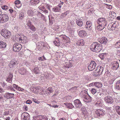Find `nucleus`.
Listing matches in <instances>:
<instances>
[{
    "label": "nucleus",
    "instance_id": "4468645a",
    "mask_svg": "<svg viewBox=\"0 0 120 120\" xmlns=\"http://www.w3.org/2000/svg\"><path fill=\"white\" fill-rule=\"evenodd\" d=\"M47 117L44 116H38L34 117L33 120H47Z\"/></svg>",
    "mask_w": 120,
    "mask_h": 120
},
{
    "label": "nucleus",
    "instance_id": "58836bf2",
    "mask_svg": "<svg viewBox=\"0 0 120 120\" xmlns=\"http://www.w3.org/2000/svg\"><path fill=\"white\" fill-rule=\"evenodd\" d=\"M6 46V44L5 42L3 41H0V48H5Z\"/></svg>",
    "mask_w": 120,
    "mask_h": 120
},
{
    "label": "nucleus",
    "instance_id": "9b49d317",
    "mask_svg": "<svg viewBox=\"0 0 120 120\" xmlns=\"http://www.w3.org/2000/svg\"><path fill=\"white\" fill-rule=\"evenodd\" d=\"M21 117L22 120H30V115L26 112L22 113Z\"/></svg>",
    "mask_w": 120,
    "mask_h": 120
},
{
    "label": "nucleus",
    "instance_id": "aec40b11",
    "mask_svg": "<svg viewBox=\"0 0 120 120\" xmlns=\"http://www.w3.org/2000/svg\"><path fill=\"white\" fill-rule=\"evenodd\" d=\"M18 62L15 60H11L10 63L9 64V67L11 68H12L14 66L17 65Z\"/></svg>",
    "mask_w": 120,
    "mask_h": 120
},
{
    "label": "nucleus",
    "instance_id": "6e6d98bb",
    "mask_svg": "<svg viewBox=\"0 0 120 120\" xmlns=\"http://www.w3.org/2000/svg\"><path fill=\"white\" fill-rule=\"evenodd\" d=\"M115 80V79L114 78L110 79L109 82V83L110 85L112 84Z\"/></svg>",
    "mask_w": 120,
    "mask_h": 120
},
{
    "label": "nucleus",
    "instance_id": "5701e85b",
    "mask_svg": "<svg viewBox=\"0 0 120 120\" xmlns=\"http://www.w3.org/2000/svg\"><path fill=\"white\" fill-rule=\"evenodd\" d=\"M26 68L24 67L21 68L19 69V72L23 75H25L26 73Z\"/></svg>",
    "mask_w": 120,
    "mask_h": 120
},
{
    "label": "nucleus",
    "instance_id": "2f4dec72",
    "mask_svg": "<svg viewBox=\"0 0 120 120\" xmlns=\"http://www.w3.org/2000/svg\"><path fill=\"white\" fill-rule=\"evenodd\" d=\"M39 2V0H31L30 1L31 4L33 5H35L37 4Z\"/></svg>",
    "mask_w": 120,
    "mask_h": 120
},
{
    "label": "nucleus",
    "instance_id": "4d7b16f0",
    "mask_svg": "<svg viewBox=\"0 0 120 120\" xmlns=\"http://www.w3.org/2000/svg\"><path fill=\"white\" fill-rule=\"evenodd\" d=\"M106 56V53H102L100 55V57H102V58L101 59H103L105 56Z\"/></svg>",
    "mask_w": 120,
    "mask_h": 120
},
{
    "label": "nucleus",
    "instance_id": "6e6552de",
    "mask_svg": "<svg viewBox=\"0 0 120 120\" xmlns=\"http://www.w3.org/2000/svg\"><path fill=\"white\" fill-rule=\"evenodd\" d=\"M95 113L97 117L99 118L102 117L105 114V112L102 109H98L96 110Z\"/></svg>",
    "mask_w": 120,
    "mask_h": 120
},
{
    "label": "nucleus",
    "instance_id": "bf43d9fd",
    "mask_svg": "<svg viewBox=\"0 0 120 120\" xmlns=\"http://www.w3.org/2000/svg\"><path fill=\"white\" fill-rule=\"evenodd\" d=\"M17 90L21 91H23L24 90L23 89L21 88L19 86Z\"/></svg>",
    "mask_w": 120,
    "mask_h": 120
},
{
    "label": "nucleus",
    "instance_id": "bb28decb",
    "mask_svg": "<svg viewBox=\"0 0 120 120\" xmlns=\"http://www.w3.org/2000/svg\"><path fill=\"white\" fill-rule=\"evenodd\" d=\"M6 98L8 99L14 97V94L13 93H7L5 94Z\"/></svg>",
    "mask_w": 120,
    "mask_h": 120
},
{
    "label": "nucleus",
    "instance_id": "37998d69",
    "mask_svg": "<svg viewBox=\"0 0 120 120\" xmlns=\"http://www.w3.org/2000/svg\"><path fill=\"white\" fill-rule=\"evenodd\" d=\"M28 27H29V29L33 31H35L36 30V28L32 25L29 26Z\"/></svg>",
    "mask_w": 120,
    "mask_h": 120
},
{
    "label": "nucleus",
    "instance_id": "72a5a7b5",
    "mask_svg": "<svg viewBox=\"0 0 120 120\" xmlns=\"http://www.w3.org/2000/svg\"><path fill=\"white\" fill-rule=\"evenodd\" d=\"M96 70L98 72L101 74L103 71V68L102 67L98 66L97 67Z\"/></svg>",
    "mask_w": 120,
    "mask_h": 120
},
{
    "label": "nucleus",
    "instance_id": "09e8293b",
    "mask_svg": "<svg viewBox=\"0 0 120 120\" xmlns=\"http://www.w3.org/2000/svg\"><path fill=\"white\" fill-rule=\"evenodd\" d=\"M1 7L3 10H5L7 9L8 8V7L7 6L4 5H2L1 6Z\"/></svg>",
    "mask_w": 120,
    "mask_h": 120
},
{
    "label": "nucleus",
    "instance_id": "6ab92c4d",
    "mask_svg": "<svg viewBox=\"0 0 120 120\" xmlns=\"http://www.w3.org/2000/svg\"><path fill=\"white\" fill-rule=\"evenodd\" d=\"M91 86H95L98 88H101L102 86V84L99 82H93L90 84Z\"/></svg>",
    "mask_w": 120,
    "mask_h": 120
},
{
    "label": "nucleus",
    "instance_id": "ea45409f",
    "mask_svg": "<svg viewBox=\"0 0 120 120\" xmlns=\"http://www.w3.org/2000/svg\"><path fill=\"white\" fill-rule=\"evenodd\" d=\"M115 110L117 113L120 115V107L117 105L115 107Z\"/></svg>",
    "mask_w": 120,
    "mask_h": 120
},
{
    "label": "nucleus",
    "instance_id": "473e14b6",
    "mask_svg": "<svg viewBox=\"0 0 120 120\" xmlns=\"http://www.w3.org/2000/svg\"><path fill=\"white\" fill-rule=\"evenodd\" d=\"M13 76V74L12 73H10L7 79V81L9 82H11Z\"/></svg>",
    "mask_w": 120,
    "mask_h": 120
},
{
    "label": "nucleus",
    "instance_id": "412c9836",
    "mask_svg": "<svg viewBox=\"0 0 120 120\" xmlns=\"http://www.w3.org/2000/svg\"><path fill=\"white\" fill-rule=\"evenodd\" d=\"M103 101L101 99H100L95 103V105L97 107H101L103 106Z\"/></svg>",
    "mask_w": 120,
    "mask_h": 120
},
{
    "label": "nucleus",
    "instance_id": "f3484780",
    "mask_svg": "<svg viewBox=\"0 0 120 120\" xmlns=\"http://www.w3.org/2000/svg\"><path fill=\"white\" fill-rule=\"evenodd\" d=\"M36 13L35 9H30L27 11V14L29 16H32Z\"/></svg>",
    "mask_w": 120,
    "mask_h": 120
},
{
    "label": "nucleus",
    "instance_id": "1a4fd4ad",
    "mask_svg": "<svg viewBox=\"0 0 120 120\" xmlns=\"http://www.w3.org/2000/svg\"><path fill=\"white\" fill-rule=\"evenodd\" d=\"M22 45L19 43H16L14 45L13 47V50L15 52H18L22 48Z\"/></svg>",
    "mask_w": 120,
    "mask_h": 120
},
{
    "label": "nucleus",
    "instance_id": "13d9d810",
    "mask_svg": "<svg viewBox=\"0 0 120 120\" xmlns=\"http://www.w3.org/2000/svg\"><path fill=\"white\" fill-rule=\"evenodd\" d=\"M38 60H39L43 61L44 60H45L46 59L44 56H43L41 57H39L38 58Z\"/></svg>",
    "mask_w": 120,
    "mask_h": 120
},
{
    "label": "nucleus",
    "instance_id": "c756f323",
    "mask_svg": "<svg viewBox=\"0 0 120 120\" xmlns=\"http://www.w3.org/2000/svg\"><path fill=\"white\" fill-rule=\"evenodd\" d=\"M100 42L102 44H106L107 41V39L106 38L103 37L100 39Z\"/></svg>",
    "mask_w": 120,
    "mask_h": 120
},
{
    "label": "nucleus",
    "instance_id": "49530a36",
    "mask_svg": "<svg viewBox=\"0 0 120 120\" xmlns=\"http://www.w3.org/2000/svg\"><path fill=\"white\" fill-rule=\"evenodd\" d=\"M43 43L42 42H40L38 43L37 46V47L39 49H40L42 48V44Z\"/></svg>",
    "mask_w": 120,
    "mask_h": 120
},
{
    "label": "nucleus",
    "instance_id": "a18cd8bd",
    "mask_svg": "<svg viewBox=\"0 0 120 120\" xmlns=\"http://www.w3.org/2000/svg\"><path fill=\"white\" fill-rule=\"evenodd\" d=\"M24 14L23 12H21L19 14V18L21 19H22L24 17Z\"/></svg>",
    "mask_w": 120,
    "mask_h": 120
},
{
    "label": "nucleus",
    "instance_id": "c9c22d12",
    "mask_svg": "<svg viewBox=\"0 0 120 120\" xmlns=\"http://www.w3.org/2000/svg\"><path fill=\"white\" fill-rule=\"evenodd\" d=\"M33 71L35 74H37L39 72L40 70L38 67H35L34 69H32Z\"/></svg>",
    "mask_w": 120,
    "mask_h": 120
},
{
    "label": "nucleus",
    "instance_id": "a211bd4d",
    "mask_svg": "<svg viewBox=\"0 0 120 120\" xmlns=\"http://www.w3.org/2000/svg\"><path fill=\"white\" fill-rule=\"evenodd\" d=\"M104 100L107 103H109L111 104L113 101L112 98L109 96L105 97L104 98Z\"/></svg>",
    "mask_w": 120,
    "mask_h": 120
},
{
    "label": "nucleus",
    "instance_id": "0e129e2a",
    "mask_svg": "<svg viewBox=\"0 0 120 120\" xmlns=\"http://www.w3.org/2000/svg\"><path fill=\"white\" fill-rule=\"evenodd\" d=\"M106 7L107 8L109 9H111L112 8V6L111 5L106 4Z\"/></svg>",
    "mask_w": 120,
    "mask_h": 120
},
{
    "label": "nucleus",
    "instance_id": "393cba45",
    "mask_svg": "<svg viewBox=\"0 0 120 120\" xmlns=\"http://www.w3.org/2000/svg\"><path fill=\"white\" fill-rule=\"evenodd\" d=\"M60 39L59 37V38H56L55 39V40L53 42V43L56 46H59L61 45V43H62V42H60L59 41V39Z\"/></svg>",
    "mask_w": 120,
    "mask_h": 120
},
{
    "label": "nucleus",
    "instance_id": "9d476101",
    "mask_svg": "<svg viewBox=\"0 0 120 120\" xmlns=\"http://www.w3.org/2000/svg\"><path fill=\"white\" fill-rule=\"evenodd\" d=\"M60 38H61L63 42L65 41L66 43H69L70 42V40L69 37H67L64 35H61L60 36ZM64 43L62 44H64Z\"/></svg>",
    "mask_w": 120,
    "mask_h": 120
},
{
    "label": "nucleus",
    "instance_id": "338daca9",
    "mask_svg": "<svg viewBox=\"0 0 120 120\" xmlns=\"http://www.w3.org/2000/svg\"><path fill=\"white\" fill-rule=\"evenodd\" d=\"M82 113L86 117H87L88 116V114L87 111H86V112H82Z\"/></svg>",
    "mask_w": 120,
    "mask_h": 120
},
{
    "label": "nucleus",
    "instance_id": "b1692460",
    "mask_svg": "<svg viewBox=\"0 0 120 120\" xmlns=\"http://www.w3.org/2000/svg\"><path fill=\"white\" fill-rule=\"evenodd\" d=\"M79 35L81 37H84L86 35V32L83 30H81L79 31Z\"/></svg>",
    "mask_w": 120,
    "mask_h": 120
},
{
    "label": "nucleus",
    "instance_id": "052dcab7",
    "mask_svg": "<svg viewBox=\"0 0 120 120\" xmlns=\"http://www.w3.org/2000/svg\"><path fill=\"white\" fill-rule=\"evenodd\" d=\"M47 90L49 91L50 93H52L53 91V89L51 87L47 89Z\"/></svg>",
    "mask_w": 120,
    "mask_h": 120
},
{
    "label": "nucleus",
    "instance_id": "39448f33",
    "mask_svg": "<svg viewBox=\"0 0 120 120\" xmlns=\"http://www.w3.org/2000/svg\"><path fill=\"white\" fill-rule=\"evenodd\" d=\"M1 34L6 39L10 37L11 35L10 32L7 30L5 29H2L1 31Z\"/></svg>",
    "mask_w": 120,
    "mask_h": 120
},
{
    "label": "nucleus",
    "instance_id": "a19ab883",
    "mask_svg": "<svg viewBox=\"0 0 120 120\" xmlns=\"http://www.w3.org/2000/svg\"><path fill=\"white\" fill-rule=\"evenodd\" d=\"M116 88L118 90L120 89V80L116 82Z\"/></svg>",
    "mask_w": 120,
    "mask_h": 120
},
{
    "label": "nucleus",
    "instance_id": "f8f14e48",
    "mask_svg": "<svg viewBox=\"0 0 120 120\" xmlns=\"http://www.w3.org/2000/svg\"><path fill=\"white\" fill-rule=\"evenodd\" d=\"M96 65V64L95 61H91L90 65L88 66V69L89 71H92L95 68Z\"/></svg>",
    "mask_w": 120,
    "mask_h": 120
},
{
    "label": "nucleus",
    "instance_id": "3c124183",
    "mask_svg": "<svg viewBox=\"0 0 120 120\" xmlns=\"http://www.w3.org/2000/svg\"><path fill=\"white\" fill-rule=\"evenodd\" d=\"M7 89L12 91L15 92V90L13 88L12 86L11 85H10L7 87Z\"/></svg>",
    "mask_w": 120,
    "mask_h": 120
},
{
    "label": "nucleus",
    "instance_id": "423d86ee",
    "mask_svg": "<svg viewBox=\"0 0 120 120\" xmlns=\"http://www.w3.org/2000/svg\"><path fill=\"white\" fill-rule=\"evenodd\" d=\"M118 23L117 22H112L109 23L108 26V29L109 30H112L115 29L118 26Z\"/></svg>",
    "mask_w": 120,
    "mask_h": 120
},
{
    "label": "nucleus",
    "instance_id": "de8ad7c7",
    "mask_svg": "<svg viewBox=\"0 0 120 120\" xmlns=\"http://www.w3.org/2000/svg\"><path fill=\"white\" fill-rule=\"evenodd\" d=\"M27 25L28 26V27L32 25L31 21L29 19H27L26 21Z\"/></svg>",
    "mask_w": 120,
    "mask_h": 120
},
{
    "label": "nucleus",
    "instance_id": "a878e982",
    "mask_svg": "<svg viewBox=\"0 0 120 120\" xmlns=\"http://www.w3.org/2000/svg\"><path fill=\"white\" fill-rule=\"evenodd\" d=\"M38 8H39L40 10L43 11L45 14L48 13V11L45 9V7L44 6H40L38 7Z\"/></svg>",
    "mask_w": 120,
    "mask_h": 120
},
{
    "label": "nucleus",
    "instance_id": "f257e3e1",
    "mask_svg": "<svg viewBox=\"0 0 120 120\" xmlns=\"http://www.w3.org/2000/svg\"><path fill=\"white\" fill-rule=\"evenodd\" d=\"M96 29L100 31L102 30L107 25V22L104 18H101L98 19L97 20Z\"/></svg>",
    "mask_w": 120,
    "mask_h": 120
},
{
    "label": "nucleus",
    "instance_id": "c03bdc74",
    "mask_svg": "<svg viewBox=\"0 0 120 120\" xmlns=\"http://www.w3.org/2000/svg\"><path fill=\"white\" fill-rule=\"evenodd\" d=\"M103 93H98L97 94L95 97V98L96 99H99L103 95Z\"/></svg>",
    "mask_w": 120,
    "mask_h": 120
},
{
    "label": "nucleus",
    "instance_id": "5fc2aeb1",
    "mask_svg": "<svg viewBox=\"0 0 120 120\" xmlns=\"http://www.w3.org/2000/svg\"><path fill=\"white\" fill-rule=\"evenodd\" d=\"M96 92L97 90L93 88L91 89V92L92 94H94L96 93Z\"/></svg>",
    "mask_w": 120,
    "mask_h": 120
},
{
    "label": "nucleus",
    "instance_id": "f704fd0d",
    "mask_svg": "<svg viewBox=\"0 0 120 120\" xmlns=\"http://www.w3.org/2000/svg\"><path fill=\"white\" fill-rule=\"evenodd\" d=\"M64 104L66 106L67 108L69 109H72L74 107V106L72 103L65 102L64 103Z\"/></svg>",
    "mask_w": 120,
    "mask_h": 120
},
{
    "label": "nucleus",
    "instance_id": "0eeeda50",
    "mask_svg": "<svg viewBox=\"0 0 120 120\" xmlns=\"http://www.w3.org/2000/svg\"><path fill=\"white\" fill-rule=\"evenodd\" d=\"M0 17V23H4L7 22L9 19L8 15L5 14H3Z\"/></svg>",
    "mask_w": 120,
    "mask_h": 120
},
{
    "label": "nucleus",
    "instance_id": "603ef678",
    "mask_svg": "<svg viewBox=\"0 0 120 120\" xmlns=\"http://www.w3.org/2000/svg\"><path fill=\"white\" fill-rule=\"evenodd\" d=\"M115 45L116 48H120V40L116 42Z\"/></svg>",
    "mask_w": 120,
    "mask_h": 120
},
{
    "label": "nucleus",
    "instance_id": "ddd939ff",
    "mask_svg": "<svg viewBox=\"0 0 120 120\" xmlns=\"http://www.w3.org/2000/svg\"><path fill=\"white\" fill-rule=\"evenodd\" d=\"M119 61H115L112 62V68L114 70H116L119 67Z\"/></svg>",
    "mask_w": 120,
    "mask_h": 120
},
{
    "label": "nucleus",
    "instance_id": "4c0bfd02",
    "mask_svg": "<svg viewBox=\"0 0 120 120\" xmlns=\"http://www.w3.org/2000/svg\"><path fill=\"white\" fill-rule=\"evenodd\" d=\"M89 3V2L87 0H86L84 1V0H82V2L80 3V5L82 6V5H86L88 4Z\"/></svg>",
    "mask_w": 120,
    "mask_h": 120
},
{
    "label": "nucleus",
    "instance_id": "8fccbe9b",
    "mask_svg": "<svg viewBox=\"0 0 120 120\" xmlns=\"http://www.w3.org/2000/svg\"><path fill=\"white\" fill-rule=\"evenodd\" d=\"M101 74V73H100L98 72V71H96L93 74L95 76H99Z\"/></svg>",
    "mask_w": 120,
    "mask_h": 120
},
{
    "label": "nucleus",
    "instance_id": "79ce46f5",
    "mask_svg": "<svg viewBox=\"0 0 120 120\" xmlns=\"http://www.w3.org/2000/svg\"><path fill=\"white\" fill-rule=\"evenodd\" d=\"M53 14L52 13L50 12L49 14L48 15L49 20H50V19H52V20H54V18L53 16Z\"/></svg>",
    "mask_w": 120,
    "mask_h": 120
},
{
    "label": "nucleus",
    "instance_id": "7c9ffc66",
    "mask_svg": "<svg viewBox=\"0 0 120 120\" xmlns=\"http://www.w3.org/2000/svg\"><path fill=\"white\" fill-rule=\"evenodd\" d=\"M77 45L79 46H83L85 44V42L83 39L79 40L77 41L76 43Z\"/></svg>",
    "mask_w": 120,
    "mask_h": 120
},
{
    "label": "nucleus",
    "instance_id": "e2e57ef3",
    "mask_svg": "<svg viewBox=\"0 0 120 120\" xmlns=\"http://www.w3.org/2000/svg\"><path fill=\"white\" fill-rule=\"evenodd\" d=\"M65 66L66 68H69L72 66L71 64H68V63H67V64H66V65H65Z\"/></svg>",
    "mask_w": 120,
    "mask_h": 120
},
{
    "label": "nucleus",
    "instance_id": "4be33fe9",
    "mask_svg": "<svg viewBox=\"0 0 120 120\" xmlns=\"http://www.w3.org/2000/svg\"><path fill=\"white\" fill-rule=\"evenodd\" d=\"M82 19L81 18L77 19L76 20L77 24L79 27H81L83 24Z\"/></svg>",
    "mask_w": 120,
    "mask_h": 120
},
{
    "label": "nucleus",
    "instance_id": "774afa93",
    "mask_svg": "<svg viewBox=\"0 0 120 120\" xmlns=\"http://www.w3.org/2000/svg\"><path fill=\"white\" fill-rule=\"evenodd\" d=\"M23 108V109L25 110V111H27L28 109V107L26 105H24Z\"/></svg>",
    "mask_w": 120,
    "mask_h": 120
},
{
    "label": "nucleus",
    "instance_id": "c85d7f7f",
    "mask_svg": "<svg viewBox=\"0 0 120 120\" xmlns=\"http://www.w3.org/2000/svg\"><path fill=\"white\" fill-rule=\"evenodd\" d=\"M61 10V9L57 6L53 8L52 9V11L55 12H60Z\"/></svg>",
    "mask_w": 120,
    "mask_h": 120
},
{
    "label": "nucleus",
    "instance_id": "20e7f679",
    "mask_svg": "<svg viewBox=\"0 0 120 120\" xmlns=\"http://www.w3.org/2000/svg\"><path fill=\"white\" fill-rule=\"evenodd\" d=\"M80 95L83 99V101L87 103L90 102L92 100V98L87 94V92L83 91L81 92Z\"/></svg>",
    "mask_w": 120,
    "mask_h": 120
},
{
    "label": "nucleus",
    "instance_id": "7ed1b4c3",
    "mask_svg": "<svg viewBox=\"0 0 120 120\" xmlns=\"http://www.w3.org/2000/svg\"><path fill=\"white\" fill-rule=\"evenodd\" d=\"M15 37L16 41H19V43L24 44L26 43L28 41V39H27V38L22 34H16L15 36Z\"/></svg>",
    "mask_w": 120,
    "mask_h": 120
},
{
    "label": "nucleus",
    "instance_id": "2eb2a0df",
    "mask_svg": "<svg viewBox=\"0 0 120 120\" xmlns=\"http://www.w3.org/2000/svg\"><path fill=\"white\" fill-rule=\"evenodd\" d=\"M74 103L76 107L79 108L82 106V104L80 101L78 99H76L74 101Z\"/></svg>",
    "mask_w": 120,
    "mask_h": 120
},
{
    "label": "nucleus",
    "instance_id": "f03ea898",
    "mask_svg": "<svg viewBox=\"0 0 120 120\" xmlns=\"http://www.w3.org/2000/svg\"><path fill=\"white\" fill-rule=\"evenodd\" d=\"M90 49L92 51L98 52L102 50V48L100 44L97 42H95L90 45Z\"/></svg>",
    "mask_w": 120,
    "mask_h": 120
},
{
    "label": "nucleus",
    "instance_id": "680f3d73",
    "mask_svg": "<svg viewBox=\"0 0 120 120\" xmlns=\"http://www.w3.org/2000/svg\"><path fill=\"white\" fill-rule=\"evenodd\" d=\"M12 86L14 88L17 90L19 86L17 85L14 84L12 85Z\"/></svg>",
    "mask_w": 120,
    "mask_h": 120
},
{
    "label": "nucleus",
    "instance_id": "dca6fc26",
    "mask_svg": "<svg viewBox=\"0 0 120 120\" xmlns=\"http://www.w3.org/2000/svg\"><path fill=\"white\" fill-rule=\"evenodd\" d=\"M92 24L91 22L90 21H87L85 26V28L86 29L90 31L92 30Z\"/></svg>",
    "mask_w": 120,
    "mask_h": 120
},
{
    "label": "nucleus",
    "instance_id": "69168bd1",
    "mask_svg": "<svg viewBox=\"0 0 120 120\" xmlns=\"http://www.w3.org/2000/svg\"><path fill=\"white\" fill-rule=\"evenodd\" d=\"M32 100L36 103H37L38 104L39 103V102L38 101V100L34 98H32Z\"/></svg>",
    "mask_w": 120,
    "mask_h": 120
},
{
    "label": "nucleus",
    "instance_id": "e433bc0d",
    "mask_svg": "<svg viewBox=\"0 0 120 120\" xmlns=\"http://www.w3.org/2000/svg\"><path fill=\"white\" fill-rule=\"evenodd\" d=\"M69 13V11H67L65 12L62 13L60 16V17L61 19H63Z\"/></svg>",
    "mask_w": 120,
    "mask_h": 120
},
{
    "label": "nucleus",
    "instance_id": "864d4df0",
    "mask_svg": "<svg viewBox=\"0 0 120 120\" xmlns=\"http://www.w3.org/2000/svg\"><path fill=\"white\" fill-rule=\"evenodd\" d=\"M45 7L47 8L50 11H51L50 8L52 7V6L49 4H45Z\"/></svg>",
    "mask_w": 120,
    "mask_h": 120
},
{
    "label": "nucleus",
    "instance_id": "cd10ccee",
    "mask_svg": "<svg viewBox=\"0 0 120 120\" xmlns=\"http://www.w3.org/2000/svg\"><path fill=\"white\" fill-rule=\"evenodd\" d=\"M15 6L18 8H20L21 6L20 1L19 0H16L15 2Z\"/></svg>",
    "mask_w": 120,
    "mask_h": 120
}]
</instances>
